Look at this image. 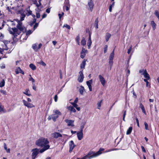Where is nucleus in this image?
Returning <instances> with one entry per match:
<instances>
[{"instance_id": "13", "label": "nucleus", "mask_w": 159, "mask_h": 159, "mask_svg": "<svg viewBox=\"0 0 159 159\" xmlns=\"http://www.w3.org/2000/svg\"><path fill=\"white\" fill-rule=\"evenodd\" d=\"M65 121L67 124V125L68 126H70L72 127L74 126V120L66 119L65 120Z\"/></svg>"}, {"instance_id": "58", "label": "nucleus", "mask_w": 159, "mask_h": 159, "mask_svg": "<svg viewBox=\"0 0 159 159\" xmlns=\"http://www.w3.org/2000/svg\"><path fill=\"white\" fill-rule=\"evenodd\" d=\"M33 85V89L34 90H36V88L35 85V83H32Z\"/></svg>"}, {"instance_id": "3", "label": "nucleus", "mask_w": 159, "mask_h": 159, "mask_svg": "<svg viewBox=\"0 0 159 159\" xmlns=\"http://www.w3.org/2000/svg\"><path fill=\"white\" fill-rule=\"evenodd\" d=\"M49 142L48 139L43 137L39 138L36 141V144L38 146L41 147H44L49 143Z\"/></svg>"}, {"instance_id": "14", "label": "nucleus", "mask_w": 159, "mask_h": 159, "mask_svg": "<svg viewBox=\"0 0 159 159\" xmlns=\"http://www.w3.org/2000/svg\"><path fill=\"white\" fill-rule=\"evenodd\" d=\"M87 50L84 48H82L80 53V57L83 59L86 56V53H87Z\"/></svg>"}, {"instance_id": "33", "label": "nucleus", "mask_w": 159, "mask_h": 159, "mask_svg": "<svg viewBox=\"0 0 159 159\" xmlns=\"http://www.w3.org/2000/svg\"><path fill=\"white\" fill-rule=\"evenodd\" d=\"M86 43V41L84 38H83L81 41V44L82 45L85 46Z\"/></svg>"}, {"instance_id": "51", "label": "nucleus", "mask_w": 159, "mask_h": 159, "mask_svg": "<svg viewBox=\"0 0 159 159\" xmlns=\"http://www.w3.org/2000/svg\"><path fill=\"white\" fill-rule=\"evenodd\" d=\"M38 25H39V24L38 23H35L34 24V27H33V28H34V29H33V30L34 31L36 29V28H37V27L38 26Z\"/></svg>"}, {"instance_id": "42", "label": "nucleus", "mask_w": 159, "mask_h": 159, "mask_svg": "<svg viewBox=\"0 0 159 159\" xmlns=\"http://www.w3.org/2000/svg\"><path fill=\"white\" fill-rule=\"evenodd\" d=\"M36 22V19L34 18L32 21H31L30 22V25L31 26H32L34 25V23H35Z\"/></svg>"}, {"instance_id": "24", "label": "nucleus", "mask_w": 159, "mask_h": 159, "mask_svg": "<svg viewBox=\"0 0 159 159\" xmlns=\"http://www.w3.org/2000/svg\"><path fill=\"white\" fill-rule=\"evenodd\" d=\"M143 75L145 78L147 79H150L149 75L147 73L146 70H145V72Z\"/></svg>"}, {"instance_id": "4", "label": "nucleus", "mask_w": 159, "mask_h": 159, "mask_svg": "<svg viewBox=\"0 0 159 159\" xmlns=\"http://www.w3.org/2000/svg\"><path fill=\"white\" fill-rule=\"evenodd\" d=\"M54 114L51 115L49 116L48 119L49 120L52 119L53 120L55 121L57 119L59 115H61V112L58 110H54L53 111Z\"/></svg>"}, {"instance_id": "10", "label": "nucleus", "mask_w": 159, "mask_h": 159, "mask_svg": "<svg viewBox=\"0 0 159 159\" xmlns=\"http://www.w3.org/2000/svg\"><path fill=\"white\" fill-rule=\"evenodd\" d=\"M69 152L70 153L72 152L73 149L75 147V145L74 144L73 140L70 141L69 143Z\"/></svg>"}, {"instance_id": "6", "label": "nucleus", "mask_w": 159, "mask_h": 159, "mask_svg": "<svg viewBox=\"0 0 159 159\" xmlns=\"http://www.w3.org/2000/svg\"><path fill=\"white\" fill-rule=\"evenodd\" d=\"M22 102L24 106L28 108H31L34 107L33 104L28 102L24 99L22 100Z\"/></svg>"}, {"instance_id": "35", "label": "nucleus", "mask_w": 159, "mask_h": 159, "mask_svg": "<svg viewBox=\"0 0 159 159\" xmlns=\"http://www.w3.org/2000/svg\"><path fill=\"white\" fill-rule=\"evenodd\" d=\"M98 19L97 18L95 21L94 22V24L95 25V28L96 29H97L98 28Z\"/></svg>"}, {"instance_id": "32", "label": "nucleus", "mask_w": 159, "mask_h": 159, "mask_svg": "<svg viewBox=\"0 0 159 159\" xmlns=\"http://www.w3.org/2000/svg\"><path fill=\"white\" fill-rule=\"evenodd\" d=\"M32 47L33 49L34 50L35 52H37L38 49V47H37L36 44H34L32 46Z\"/></svg>"}, {"instance_id": "57", "label": "nucleus", "mask_w": 159, "mask_h": 159, "mask_svg": "<svg viewBox=\"0 0 159 159\" xmlns=\"http://www.w3.org/2000/svg\"><path fill=\"white\" fill-rule=\"evenodd\" d=\"M59 73H60V78L61 79H62V71L61 70H59Z\"/></svg>"}, {"instance_id": "52", "label": "nucleus", "mask_w": 159, "mask_h": 159, "mask_svg": "<svg viewBox=\"0 0 159 159\" xmlns=\"http://www.w3.org/2000/svg\"><path fill=\"white\" fill-rule=\"evenodd\" d=\"M144 125H145V129L147 130H148L149 129H148V125L147 124V123H146V122H145Z\"/></svg>"}, {"instance_id": "38", "label": "nucleus", "mask_w": 159, "mask_h": 159, "mask_svg": "<svg viewBox=\"0 0 159 159\" xmlns=\"http://www.w3.org/2000/svg\"><path fill=\"white\" fill-rule=\"evenodd\" d=\"M5 84V81L3 80L1 82H0V87H2L4 86Z\"/></svg>"}, {"instance_id": "28", "label": "nucleus", "mask_w": 159, "mask_h": 159, "mask_svg": "<svg viewBox=\"0 0 159 159\" xmlns=\"http://www.w3.org/2000/svg\"><path fill=\"white\" fill-rule=\"evenodd\" d=\"M111 35L109 33H107L106 34L105 38L106 42H107L111 36Z\"/></svg>"}, {"instance_id": "47", "label": "nucleus", "mask_w": 159, "mask_h": 159, "mask_svg": "<svg viewBox=\"0 0 159 159\" xmlns=\"http://www.w3.org/2000/svg\"><path fill=\"white\" fill-rule=\"evenodd\" d=\"M91 152H89L87 155L85 156L84 157H83L82 158L80 159H86L88 157V156L90 155H91Z\"/></svg>"}, {"instance_id": "64", "label": "nucleus", "mask_w": 159, "mask_h": 159, "mask_svg": "<svg viewBox=\"0 0 159 159\" xmlns=\"http://www.w3.org/2000/svg\"><path fill=\"white\" fill-rule=\"evenodd\" d=\"M50 11V9L49 8H47L46 10V12L48 13H49Z\"/></svg>"}, {"instance_id": "37", "label": "nucleus", "mask_w": 159, "mask_h": 159, "mask_svg": "<svg viewBox=\"0 0 159 159\" xmlns=\"http://www.w3.org/2000/svg\"><path fill=\"white\" fill-rule=\"evenodd\" d=\"M30 67L33 70H34L36 69L35 66L33 64H30Z\"/></svg>"}, {"instance_id": "39", "label": "nucleus", "mask_w": 159, "mask_h": 159, "mask_svg": "<svg viewBox=\"0 0 159 159\" xmlns=\"http://www.w3.org/2000/svg\"><path fill=\"white\" fill-rule=\"evenodd\" d=\"M76 40L78 45H80V37L79 35L77 36L76 38Z\"/></svg>"}, {"instance_id": "9", "label": "nucleus", "mask_w": 159, "mask_h": 159, "mask_svg": "<svg viewBox=\"0 0 159 159\" xmlns=\"http://www.w3.org/2000/svg\"><path fill=\"white\" fill-rule=\"evenodd\" d=\"M87 6L89 7L88 10L91 12L92 11L94 6V4L92 0H90L88 1Z\"/></svg>"}, {"instance_id": "7", "label": "nucleus", "mask_w": 159, "mask_h": 159, "mask_svg": "<svg viewBox=\"0 0 159 159\" xmlns=\"http://www.w3.org/2000/svg\"><path fill=\"white\" fill-rule=\"evenodd\" d=\"M79 75L78 76V80L80 83L82 82L84 80V76L83 73V70L79 72Z\"/></svg>"}, {"instance_id": "61", "label": "nucleus", "mask_w": 159, "mask_h": 159, "mask_svg": "<svg viewBox=\"0 0 159 159\" xmlns=\"http://www.w3.org/2000/svg\"><path fill=\"white\" fill-rule=\"evenodd\" d=\"M136 122H137V126L139 127V120H138V119L137 118H136Z\"/></svg>"}, {"instance_id": "60", "label": "nucleus", "mask_w": 159, "mask_h": 159, "mask_svg": "<svg viewBox=\"0 0 159 159\" xmlns=\"http://www.w3.org/2000/svg\"><path fill=\"white\" fill-rule=\"evenodd\" d=\"M54 98L55 101V102H57V101L58 99V97L57 95L55 96Z\"/></svg>"}, {"instance_id": "48", "label": "nucleus", "mask_w": 159, "mask_h": 159, "mask_svg": "<svg viewBox=\"0 0 159 159\" xmlns=\"http://www.w3.org/2000/svg\"><path fill=\"white\" fill-rule=\"evenodd\" d=\"M132 47V45H130V46L129 47V48L128 49V52H127V53L128 54H129L130 53L131 51Z\"/></svg>"}, {"instance_id": "29", "label": "nucleus", "mask_w": 159, "mask_h": 159, "mask_svg": "<svg viewBox=\"0 0 159 159\" xmlns=\"http://www.w3.org/2000/svg\"><path fill=\"white\" fill-rule=\"evenodd\" d=\"M84 88L82 86H81L79 89V92L80 93L81 95H83L84 92Z\"/></svg>"}, {"instance_id": "53", "label": "nucleus", "mask_w": 159, "mask_h": 159, "mask_svg": "<svg viewBox=\"0 0 159 159\" xmlns=\"http://www.w3.org/2000/svg\"><path fill=\"white\" fill-rule=\"evenodd\" d=\"M144 72L145 70H144L143 69L140 70H139V73H141L142 75H143L144 74Z\"/></svg>"}, {"instance_id": "19", "label": "nucleus", "mask_w": 159, "mask_h": 159, "mask_svg": "<svg viewBox=\"0 0 159 159\" xmlns=\"http://www.w3.org/2000/svg\"><path fill=\"white\" fill-rule=\"evenodd\" d=\"M92 42L91 38V35L90 34H89V39L87 42V45L89 49L90 48L91 45L92 44Z\"/></svg>"}, {"instance_id": "11", "label": "nucleus", "mask_w": 159, "mask_h": 159, "mask_svg": "<svg viewBox=\"0 0 159 159\" xmlns=\"http://www.w3.org/2000/svg\"><path fill=\"white\" fill-rule=\"evenodd\" d=\"M70 7V5L69 4V0H65L64 3V6H63V9H64L65 7L66 10L67 11L69 9Z\"/></svg>"}, {"instance_id": "22", "label": "nucleus", "mask_w": 159, "mask_h": 159, "mask_svg": "<svg viewBox=\"0 0 159 159\" xmlns=\"http://www.w3.org/2000/svg\"><path fill=\"white\" fill-rule=\"evenodd\" d=\"M86 61L85 60V59H84L82 61V62L80 65V68L81 69H84L85 66L86 64Z\"/></svg>"}, {"instance_id": "30", "label": "nucleus", "mask_w": 159, "mask_h": 159, "mask_svg": "<svg viewBox=\"0 0 159 159\" xmlns=\"http://www.w3.org/2000/svg\"><path fill=\"white\" fill-rule=\"evenodd\" d=\"M132 127L131 126L127 130L126 134L127 135H129L132 132Z\"/></svg>"}, {"instance_id": "40", "label": "nucleus", "mask_w": 159, "mask_h": 159, "mask_svg": "<svg viewBox=\"0 0 159 159\" xmlns=\"http://www.w3.org/2000/svg\"><path fill=\"white\" fill-rule=\"evenodd\" d=\"M34 31L33 30H29L27 31L26 32V35L27 36V37L28 36H29Z\"/></svg>"}, {"instance_id": "26", "label": "nucleus", "mask_w": 159, "mask_h": 159, "mask_svg": "<svg viewBox=\"0 0 159 159\" xmlns=\"http://www.w3.org/2000/svg\"><path fill=\"white\" fill-rule=\"evenodd\" d=\"M151 24L153 30H155L156 28V24L154 21H152L151 22Z\"/></svg>"}, {"instance_id": "49", "label": "nucleus", "mask_w": 159, "mask_h": 159, "mask_svg": "<svg viewBox=\"0 0 159 159\" xmlns=\"http://www.w3.org/2000/svg\"><path fill=\"white\" fill-rule=\"evenodd\" d=\"M107 45H105L104 47V53H106L107 52Z\"/></svg>"}, {"instance_id": "41", "label": "nucleus", "mask_w": 159, "mask_h": 159, "mask_svg": "<svg viewBox=\"0 0 159 159\" xmlns=\"http://www.w3.org/2000/svg\"><path fill=\"white\" fill-rule=\"evenodd\" d=\"M102 100H101L100 101L98 102L97 103V108L98 109H100V107H101L102 103Z\"/></svg>"}, {"instance_id": "46", "label": "nucleus", "mask_w": 159, "mask_h": 159, "mask_svg": "<svg viewBox=\"0 0 159 159\" xmlns=\"http://www.w3.org/2000/svg\"><path fill=\"white\" fill-rule=\"evenodd\" d=\"M63 27H66L69 30H70V26L67 24L64 25L63 26Z\"/></svg>"}, {"instance_id": "17", "label": "nucleus", "mask_w": 159, "mask_h": 159, "mask_svg": "<svg viewBox=\"0 0 159 159\" xmlns=\"http://www.w3.org/2000/svg\"><path fill=\"white\" fill-rule=\"evenodd\" d=\"M78 139L79 140H81L83 138V133L82 131H80L78 132L77 134Z\"/></svg>"}, {"instance_id": "56", "label": "nucleus", "mask_w": 159, "mask_h": 159, "mask_svg": "<svg viewBox=\"0 0 159 159\" xmlns=\"http://www.w3.org/2000/svg\"><path fill=\"white\" fill-rule=\"evenodd\" d=\"M4 44L5 45V47H6V44H7L9 43V42L6 40H4L3 41Z\"/></svg>"}, {"instance_id": "63", "label": "nucleus", "mask_w": 159, "mask_h": 159, "mask_svg": "<svg viewBox=\"0 0 159 159\" xmlns=\"http://www.w3.org/2000/svg\"><path fill=\"white\" fill-rule=\"evenodd\" d=\"M40 14L39 13H36V17L37 18H39L40 17Z\"/></svg>"}, {"instance_id": "43", "label": "nucleus", "mask_w": 159, "mask_h": 159, "mask_svg": "<svg viewBox=\"0 0 159 159\" xmlns=\"http://www.w3.org/2000/svg\"><path fill=\"white\" fill-rule=\"evenodd\" d=\"M109 63L111 69V68L113 64V60L109 59Z\"/></svg>"}, {"instance_id": "45", "label": "nucleus", "mask_w": 159, "mask_h": 159, "mask_svg": "<svg viewBox=\"0 0 159 159\" xmlns=\"http://www.w3.org/2000/svg\"><path fill=\"white\" fill-rule=\"evenodd\" d=\"M4 107L0 104V112L1 111H3V112H5V111L3 109Z\"/></svg>"}, {"instance_id": "5", "label": "nucleus", "mask_w": 159, "mask_h": 159, "mask_svg": "<svg viewBox=\"0 0 159 159\" xmlns=\"http://www.w3.org/2000/svg\"><path fill=\"white\" fill-rule=\"evenodd\" d=\"M104 150V149L102 148H100L98 151L96 152H90L91 153V154H93L92 155H89L90 156L88 158L89 159H91L93 157H96L100 155L102 153V152Z\"/></svg>"}, {"instance_id": "55", "label": "nucleus", "mask_w": 159, "mask_h": 159, "mask_svg": "<svg viewBox=\"0 0 159 159\" xmlns=\"http://www.w3.org/2000/svg\"><path fill=\"white\" fill-rule=\"evenodd\" d=\"M29 81H32V83H34L35 82V80H34L32 77H30L29 78Z\"/></svg>"}, {"instance_id": "18", "label": "nucleus", "mask_w": 159, "mask_h": 159, "mask_svg": "<svg viewBox=\"0 0 159 159\" xmlns=\"http://www.w3.org/2000/svg\"><path fill=\"white\" fill-rule=\"evenodd\" d=\"M50 146L49 145H47L46 146H45L43 147V148L41 149L39 151L41 153H42L44 152L46 150L48 149L49 148Z\"/></svg>"}, {"instance_id": "36", "label": "nucleus", "mask_w": 159, "mask_h": 159, "mask_svg": "<svg viewBox=\"0 0 159 159\" xmlns=\"http://www.w3.org/2000/svg\"><path fill=\"white\" fill-rule=\"evenodd\" d=\"M4 149L7 152V153L10 152V149L8 148L7 149L6 144L5 143H4Z\"/></svg>"}, {"instance_id": "2", "label": "nucleus", "mask_w": 159, "mask_h": 159, "mask_svg": "<svg viewBox=\"0 0 159 159\" xmlns=\"http://www.w3.org/2000/svg\"><path fill=\"white\" fill-rule=\"evenodd\" d=\"M20 20L23 21L24 20L25 16H29L31 15L34 18L35 16L34 15L32 14V11L30 9V7L27 8L24 10H21L20 11Z\"/></svg>"}, {"instance_id": "34", "label": "nucleus", "mask_w": 159, "mask_h": 159, "mask_svg": "<svg viewBox=\"0 0 159 159\" xmlns=\"http://www.w3.org/2000/svg\"><path fill=\"white\" fill-rule=\"evenodd\" d=\"M86 84L87 86H88L89 90L90 91H92V87L91 86L92 84L89 83L88 82H86Z\"/></svg>"}, {"instance_id": "8", "label": "nucleus", "mask_w": 159, "mask_h": 159, "mask_svg": "<svg viewBox=\"0 0 159 159\" xmlns=\"http://www.w3.org/2000/svg\"><path fill=\"white\" fill-rule=\"evenodd\" d=\"M32 151L33 153L32 155V159H34L39 152V149L37 148H35L33 149Z\"/></svg>"}, {"instance_id": "20", "label": "nucleus", "mask_w": 159, "mask_h": 159, "mask_svg": "<svg viewBox=\"0 0 159 159\" xmlns=\"http://www.w3.org/2000/svg\"><path fill=\"white\" fill-rule=\"evenodd\" d=\"M67 109L70 111V113L72 112H76V110L73 106H69L67 107Z\"/></svg>"}, {"instance_id": "1", "label": "nucleus", "mask_w": 159, "mask_h": 159, "mask_svg": "<svg viewBox=\"0 0 159 159\" xmlns=\"http://www.w3.org/2000/svg\"><path fill=\"white\" fill-rule=\"evenodd\" d=\"M21 21L19 20L16 25L17 28L10 27H9L8 28L9 32L12 34L15 37H16L18 35H19L21 32L23 31L25 29V27L22 25V23Z\"/></svg>"}, {"instance_id": "21", "label": "nucleus", "mask_w": 159, "mask_h": 159, "mask_svg": "<svg viewBox=\"0 0 159 159\" xmlns=\"http://www.w3.org/2000/svg\"><path fill=\"white\" fill-rule=\"evenodd\" d=\"M139 107L141 108L142 111L145 115L146 114V112L145 109L143 105L141 103L139 104Z\"/></svg>"}, {"instance_id": "50", "label": "nucleus", "mask_w": 159, "mask_h": 159, "mask_svg": "<svg viewBox=\"0 0 159 159\" xmlns=\"http://www.w3.org/2000/svg\"><path fill=\"white\" fill-rule=\"evenodd\" d=\"M39 64L44 66H46V64L42 61H40L38 63Z\"/></svg>"}, {"instance_id": "44", "label": "nucleus", "mask_w": 159, "mask_h": 159, "mask_svg": "<svg viewBox=\"0 0 159 159\" xmlns=\"http://www.w3.org/2000/svg\"><path fill=\"white\" fill-rule=\"evenodd\" d=\"M21 69L20 67L17 68L16 70V74H18L20 73V71H21Z\"/></svg>"}, {"instance_id": "16", "label": "nucleus", "mask_w": 159, "mask_h": 159, "mask_svg": "<svg viewBox=\"0 0 159 159\" xmlns=\"http://www.w3.org/2000/svg\"><path fill=\"white\" fill-rule=\"evenodd\" d=\"M52 136L54 138L57 139L59 137H61V135L59 133L55 132L51 134Z\"/></svg>"}, {"instance_id": "62", "label": "nucleus", "mask_w": 159, "mask_h": 159, "mask_svg": "<svg viewBox=\"0 0 159 159\" xmlns=\"http://www.w3.org/2000/svg\"><path fill=\"white\" fill-rule=\"evenodd\" d=\"M141 149H142V151H143L144 152H146V151L145 149V148L144 147H143V146H142L141 147Z\"/></svg>"}, {"instance_id": "12", "label": "nucleus", "mask_w": 159, "mask_h": 159, "mask_svg": "<svg viewBox=\"0 0 159 159\" xmlns=\"http://www.w3.org/2000/svg\"><path fill=\"white\" fill-rule=\"evenodd\" d=\"M19 20H14L13 21L10 20L8 21L9 24L11 26H15L16 25H17V24L19 21Z\"/></svg>"}, {"instance_id": "59", "label": "nucleus", "mask_w": 159, "mask_h": 159, "mask_svg": "<svg viewBox=\"0 0 159 159\" xmlns=\"http://www.w3.org/2000/svg\"><path fill=\"white\" fill-rule=\"evenodd\" d=\"M64 14V13L63 12H62V14H60V13H59L58 14V16H59V18L60 19H61V17Z\"/></svg>"}, {"instance_id": "27", "label": "nucleus", "mask_w": 159, "mask_h": 159, "mask_svg": "<svg viewBox=\"0 0 159 159\" xmlns=\"http://www.w3.org/2000/svg\"><path fill=\"white\" fill-rule=\"evenodd\" d=\"M33 4L35 5L38 7H39L41 5L40 1H39V2H38L37 1H34L33 2Z\"/></svg>"}, {"instance_id": "54", "label": "nucleus", "mask_w": 159, "mask_h": 159, "mask_svg": "<svg viewBox=\"0 0 159 159\" xmlns=\"http://www.w3.org/2000/svg\"><path fill=\"white\" fill-rule=\"evenodd\" d=\"M0 92L3 94L6 95L7 94V92L5 90H1Z\"/></svg>"}, {"instance_id": "31", "label": "nucleus", "mask_w": 159, "mask_h": 159, "mask_svg": "<svg viewBox=\"0 0 159 159\" xmlns=\"http://www.w3.org/2000/svg\"><path fill=\"white\" fill-rule=\"evenodd\" d=\"M154 14L159 20V11L157 10H156L154 11Z\"/></svg>"}, {"instance_id": "23", "label": "nucleus", "mask_w": 159, "mask_h": 159, "mask_svg": "<svg viewBox=\"0 0 159 159\" xmlns=\"http://www.w3.org/2000/svg\"><path fill=\"white\" fill-rule=\"evenodd\" d=\"M23 93L25 94L26 95L28 96H31V94L30 93V91L29 90V89H26L25 90V91L24 92H23Z\"/></svg>"}, {"instance_id": "15", "label": "nucleus", "mask_w": 159, "mask_h": 159, "mask_svg": "<svg viewBox=\"0 0 159 159\" xmlns=\"http://www.w3.org/2000/svg\"><path fill=\"white\" fill-rule=\"evenodd\" d=\"M98 78L101 84L103 86H104L106 83V81L105 79L100 75H98Z\"/></svg>"}, {"instance_id": "25", "label": "nucleus", "mask_w": 159, "mask_h": 159, "mask_svg": "<svg viewBox=\"0 0 159 159\" xmlns=\"http://www.w3.org/2000/svg\"><path fill=\"white\" fill-rule=\"evenodd\" d=\"M114 50L115 49H114L111 53L110 54L109 57V59L110 60H113L114 57Z\"/></svg>"}]
</instances>
